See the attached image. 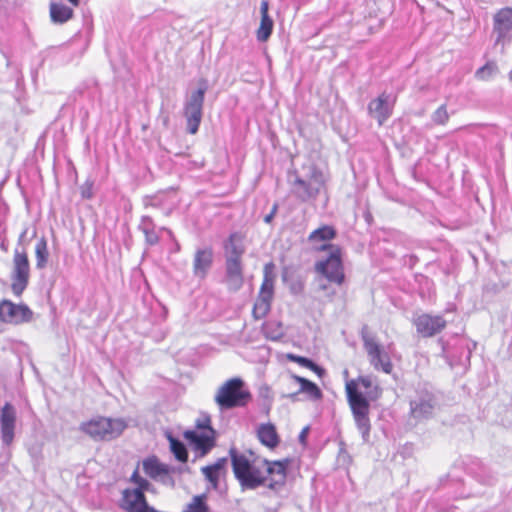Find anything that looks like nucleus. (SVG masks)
<instances>
[{
	"instance_id": "obj_12",
	"label": "nucleus",
	"mask_w": 512,
	"mask_h": 512,
	"mask_svg": "<svg viewBox=\"0 0 512 512\" xmlns=\"http://www.w3.org/2000/svg\"><path fill=\"white\" fill-rule=\"evenodd\" d=\"M30 276V264L27 254L19 250L14 251L13 255V270H12V284L11 289L17 296L21 295L22 292L28 285Z\"/></svg>"
},
{
	"instance_id": "obj_44",
	"label": "nucleus",
	"mask_w": 512,
	"mask_h": 512,
	"mask_svg": "<svg viewBox=\"0 0 512 512\" xmlns=\"http://www.w3.org/2000/svg\"><path fill=\"white\" fill-rule=\"evenodd\" d=\"M509 78L512 80V70L509 72Z\"/></svg>"
},
{
	"instance_id": "obj_38",
	"label": "nucleus",
	"mask_w": 512,
	"mask_h": 512,
	"mask_svg": "<svg viewBox=\"0 0 512 512\" xmlns=\"http://www.w3.org/2000/svg\"><path fill=\"white\" fill-rule=\"evenodd\" d=\"M276 211H277V205H274L272 208V211L264 217L265 223H270L272 221V219L274 218V216L276 214Z\"/></svg>"
},
{
	"instance_id": "obj_5",
	"label": "nucleus",
	"mask_w": 512,
	"mask_h": 512,
	"mask_svg": "<svg viewBox=\"0 0 512 512\" xmlns=\"http://www.w3.org/2000/svg\"><path fill=\"white\" fill-rule=\"evenodd\" d=\"M244 386L240 378L227 380L219 387L215 402L221 409L245 406L251 399V393Z\"/></svg>"
},
{
	"instance_id": "obj_22",
	"label": "nucleus",
	"mask_w": 512,
	"mask_h": 512,
	"mask_svg": "<svg viewBox=\"0 0 512 512\" xmlns=\"http://www.w3.org/2000/svg\"><path fill=\"white\" fill-rule=\"evenodd\" d=\"M269 3L263 0L260 5L261 21L256 31V38L260 42H266L272 34L274 22L268 14Z\"/></svg>"
},
{
	"instance_id": "obj_31",
	"label": "nucleus",
	"mask_w": 512,
	"mask_h": 512,
	"mask_svg": "<svg viewBox=\"0 0 512 512\" xmlns=\"http://www.w3.org/2000/svg\"><path fill=\"white\" fill-rule=\"evenodd\" d=\"M167 439L170 444V450L174 454L175 458L180 462H186L188 459V453L185 445L170 433L167 434Z\"/></svg>"
},
{
	"instance_id": "obj_36",
	"label": "nucleus",
	"mask_w": 512,
	"mask_h": 512,
	"mask_svg": "<svg viewBox=\"0 0 512 512\" xmlns=\"http://www.w3.org/2000/svg\"><path fill=\"white\" fill-rule=\"evenodd\" d=\"M288 358L290 360H292L293 362H296L298 363L299 365L305 367V368H314L315 367V363L313 361H311L310 359L308 358H305V357H302V356H297V355H293V354H289L288 355Z\"/></svg>"
},
{
	"instance_id": "obj_30",
	"label": "nucleus",
	"mask_w": 512,
	"mask_h": 512,
	"mask_svg": "<svg viewBox=\"0 0 512 512\" xmlns=\"http://www.w3.org/2000/svg\"><path fill=\"white\" fill-rule=\"evenodd\" d=\"M141 231L145 234L146 242L149 245H155L159 241V236L154 230V224L149 216H143L139 225Z\"/></svg>"
},
{
	"instance_id": "obj_23",
	"label": "nucleus",
	"mask_w": 512,
	"mask_h": 512,
	"mask_svg": "<svg viewBox=\"0 0 512 512\" xmlns=\"http://www.w3.org/2000/svg\"><path fill=\"white\" fill-rule=\"evenodd\" d=\"M336 236V230L329 225H324L318 229L312 231L308 236V241L319 250H325L329 248L326 242L334 239Z\"/></svg>"
},
{
	"instance_id": "obj_33",
	"label": "nucleus",
	"mask_w": 512,
	"mask_h": 512,
	"mask_svg": "<svg viewBox=\"0 0 512 512\" xmlns=\"http://www.w3.org/2000/svg\"><path fill=\"white\" fill-rule=\"evenodd\" d=\"M206 499L207 497L205 494L194 496L186 510L183 512H209Z\"/></svg>"
},
{
	"instance_id": "obj_11",
	"label": "nucleus",
	"mask_w": 512,
	"mask_h": 512,
	"mask_svg": "<svg viewBox=\"0 0 512 512\" xmlns=\"http://www.w3.org/2000/svg\"><path fill=\"white\" fill-rule=\"evenodd\" d=\"M362 340L364 348L369 357L370 364L376 370H381L386 374H390L393 368L390 356L384 348L377 342L373 335L362 332Z\"/></svg>"
},
{
	"instance_id": "obj_42",
	"label": "nucleus",
	"mask_w": 512,
	"mask_h": 512,
	"mask_svg": "<svg viewBox=\"0 0 512 512\" xmlns=\"http://www.w3.org/2000/svg\"><path fill=\"white\" fill-rule=\"evenodd\" d=\"M82 195H83V197H87V198L90 197V194L88 193V191H82Z\"/></svg>"
},
{
	"instance_id": "obj_7",
	"label": "nucleus",
	"mask_w": 512,
	"mask_h": 512,
	"mask_svg": "<svg viewBox=\"0 0 512 512\" xmlns=\"http://www.w3.org/2000/svg\"><path fill=\"white\" fill-rule=\"evenodd\" d=\"M207 89V81L202 79L199 82V88L188 94L185 99L183 114L187 122V130L190 134H196L199 129Z\"/></svg>"
},
{
	"instance_id": "obj_34",
	"label": "nucleus",
	"mask_w": 512,
	"mask_h": 512,
	"mask_svg": "<svg viewBox=\"0 0 512 512\" xmlns=\"http://www.w3.org/2000/svg\"><path fill=\"white\" fill-rule=\"evenodd\" d=\"M449 113L446 105L439 106L431 115V120L435 125H445L449 120Z\"/></svg>"
},
{
	"instance_id": "obj_41",
	"label": "nucleus",
	"mask_w": 512,
	"mask_h": 512,
	"mask_svg": "<svg viewBox=\"0 0 512 512\" xmlns=\"http://www.w3.org/2000/svg\"><path fill=\"white\" fill-rule=\"evenodd\" d=\"M168 122H169V118H168V116H165V117L163 118V123H164V125H165V126H167V125H168Z\"/></svg>"
},
{
	"instance_id": "obj_28",
	"label": "nucleus",
	"mask_w": 512,
	"mask_h": 512,
	"mask_svg": "<svg viewBox=\"0 0 512 512\" xmlns=\"http://www.w3.org/2000/svg\"><path fill=\"white\" fill-rule=\"evenodd\" d=\"M143 471L152 479H159L168 474L165 465L161 464L157 458L151 457L142 462Z\"/></svg>"
},
{
	"instance_id": "obj_18",
	"label": "nucleus",
	"mask_w": 512,
	"mask_h": 512,
	"mask_svg": "<svg viewBox=\"0 0 512 512\" xmlns=\"http://www.w3.org/2000/svg\"><path fill=\"white\" fill-rule=\"evenodd\" d=\"M434 400L429 393L421 394L410 402V415L416 421L430 418L434 411Z\"/></svg>"
},
{
	"instance_id": "obj_19",
	"label": "nucleus",
	"mask_w": 512,
	"mask_h": 512,
	"mask_svg": "<svg viewBox=\"0 0 512 512\" xmlns=\"http://www.w3.org/2000/svg\"><path fill=\"white\" fill-rule=\"evenodd\" d=\"M213 263L211 248L198 249L193 260V273L198 278H205Z\"/></svg>"
},
{
	"instance_id": "obj_43",
	"label": "nucleus",
	"mask_w": 512,
	"mask_h": 512,
	"mask_svg": "<svg viewBox=\"0 0 512 512\" xmlns=\"http://www.w3.org/2000/svg\"><path fill=\"white\" fill-rule=\"evenodd\" d=\"M82 195H83V197H87V198L90 197V194L88 193V191H82Z\"/></svg>"
},
{
	"instance_id": "obj_25",
	"label": "nucleus",
	"mask_w": 512,
	"mask_h": 512,
	"mask_svg": "<svg viewBox=\"0 0 512 512\" xmlns=\"http://www.w3.org/2000/svg\"><path fill=\"white\" fill-rule=\"evenodd\" d=\"M257 435L260 442L269 448H275L279 444L276 428L271 423L260 425L257 430Z\"/></svg>"
},
{
	"instance_id": "obj_32",
	"label": "nucleus",
	"mask_w": 512,
	"mask_h": 512,
	"mask_svg": "<svg viewBox=\"0 0 512 512\" xmlns=\"http://www.w3.org/2000/svg\"><path fill=\"white\" fill-rule=\"evenodd\" d=\"M263 333L266 338L277 341L284 335L282 324L278 321H268L263 325Z\"/></svg>"
},
{
	"instance_id": "obj_39",
	"label": "nucleus",
	"mask_w": 512,
	"mask_h": 512,
	"mask_svg": "<svg viewBox=\"0 0 512 512\" xmlns=\"http://www.w3.org/2000/svg\"><path fill=\"white\" fill-rule=\"evenodd\" d=\"M310 370L314 371L316 374H318L319 376H322L324 374V369L319 367L318 365L315 364V367L314 368H310Z\"/></svg>"
},
{
	"instance_id": "obj_4",
	"label": "nucleus",
	"mask_w": 512,
	"mask_h": 512,
	"mask_svg": "<svg viewBox=\"0 0 512 512\" xmlns=\"http://www.w3.org/2000/svg\"><path fill=\"white\" fill-rule=\"evenodd\" d=\"M293 195L302 202L314 200L325 186V176L315 166H309L304 176L295 174L290 180Z\"/></svg>"
},
{
	"instance_id": "obj_24",
	"label": "nucleus",
	"mask_w": 512,
	"mask_h": 512,
	"mask_svg": "<svg viewBox=\"0 0 512 512\" xmlns=\"http://www.w3.org/2000/svg\"><path fill=\"white\" fill-rule=\"evenodd\" d=\"M245 248L243 245V238L240 234H231L229 240L225 244L226 259L232 258L234 260H241Z\"/></svg>"
},
{
	"instance_id": "obj_37",
	"label": "nucleus",
	"mask_w": 512,
	"mask_h": 512,
	"mask_svg": "<svg viewBox=\"0 0 512 512\" xmlns=\"http://www.w3.org/2000/svg\"><path fill=\"white\" fill-rule=\"evenodd\" d=\"M308 433H309V427L306 426L302 429V431L300 432L299 434V441L301 444H305L306 443V439H307V436H308Z\"/></svg>"
},
{
	"instance_id": "obj_10",
	"label": "nucleus",
	"mask_w": 512,
	"mask_h": 512,
	"mask_svg": "<svg viewBox=\"0 0 512 512\" xmlns=\"http://www.w3.org/2000/svg\"><path fill=\"white\" fill-rule=\"evenodd\" d=\"M273 267L272 263H268L264 267L263 282L253 307V316L255 319H262L270 311L274 293V276L272 274Z\"/></svg>"
},
{
	"instance_id": "obj_17",
	"label": "nucleus",
	"mask_w": 512,
	"mask_h": 512,
	"mask_svg": "<svg viewBox=\"0 0 512 512\" xmlns=\"http://www.w3.org/2000/svg\"><path fill=\"white\" fill-rule=\"evenodd\" d=\"M16 428V410L15 408L6 403L0 413V438L5 446L12 444L15 436Z\"/></svg>"
},
{
	"instance_id": "obj_14",
	"label": "nucleus",
	"mask_w": 512,
	"mask_h": 512,
	"mask_svg": "<svg viewBox=\"0 0 512 512\" xmlns=\"http://www.w3.org/2000/svg\"><path fill=\"white\" fill-rule=\"evenodd\" d=\"M493 32L496 34L495 44H501L503 51L505 45L512 40L511 8H503L494 15Z\"/></svg>"
},
{
	"instance_id": "obj_16",
	"label": "nucleus",
	"mask_w": 512,
	"mask_h": 512,
	"mask_svg": "<svg viewBox=\"0 0 512 512\" xmlns=\"http://www.w3.org/2000/svg\"><path fill=\"white\" fill-rule=\"evenodd\" d=\"M413 324L416 331L422 337H433L446 327V321L442 316L421 314L414 318Z\"/></svg>"
},
{
	"instance_id": "obj_8",
	"label": "nucleus",
	"mask_w": 512,
	"mask_h": 512,
	"mask_svg": "<svg viewBox=\"0 0 512 512\" xmlns=\"http://www.w3.org/2000/svg\"><path fill=\"white\" fill-rule=\"evenodd\" d=\"M184 438L200 456L209 453L216 444V432L208 418L198 422L196 429L185 431Z\"/></svg>"
},
{
	"instance_id": "obj_27",
	"label": "nucleus",
	"mask_w": 512,
	"mask_h": 512,
	"mask_svg": "<svg viewBox=\"0 0 512 512\" xmlns=\"http://www.w3.org/2000/svg\"><path fill=\"white\" fill-rule=\"evenodd\" d=\"M73 9L62 4L52 2L50 4V18L55 24H63L73 17Z\"/></svg>"
},
{
	"instance_id": "obj_29",
	"label": "nucleus",
	"mask_w": 512,
	"mask_h": 512,
	"mask_svg": "<svg viewBox=\"0 0 512 512\" xmlns=\"http://www.w3.org/2000/svg\"><path fill=\"white\" fill-rule=\"evenodd\" d=\"M36 268L44 269L47 266L49 251L47 241L44 237L38 240L35 245Z\"/></svg>"
},
{
	"instance_id": "obj_26",
	"label": "nucleus",
	"mask_w": 512,
	"mask_h": 512,
	"mask_svg": "<svg viewBox=\"0 0 512 512\" xmlns=\"http://www.w3.org/2000/svg\"><path fill=\"white\" fill-rule=\"evenodd\" d=\"M226 464L227 459L220 458L214 464L205 466L201 469L206 480L209 481L214 488H217L220 475L222 471L225 469Z\"/></svg>"
},
{
	"instance_id": "obj_2",
	"label": "nucleus",
	"mask_w": 512,
	"mask_h": 512,
	"mask_svg": "<svg viewBox=\"0 0 512 512\" xmlns=\"http://www.w3.org/2000/svg\"><path fill=\"white\" fill-rule=\"evenodd\" d=\"M345 390L355 424L362 434L363 440L367 441L371 428L369 402L379 399L382 389L372 377L361 376L358 379L346 381Z\"/></svg>"
},
{
	"instance_id": "obj_45",
	"label": "nucleus",
	"mask_w": 512,
	"mask_h": 512,
	"mask_svg": "<svg viewBox=\"0 0 512 512\" xmlns=\"http://www.w3.org/2000/svg\"><path fill=\"white\" fill-rule=\"evenodd\" d=\"M344 376L348 377V371L347 370L344 371Z\"/></svg>"
},
{
	"instance_id": "obj_20",
	"label": "nucleus",
	"mask_w": 512,
	"mask_h": 512,
	"mask_svg": "<svg viewBox=\"0 0 512 512\" xmlns=\"http://www.w3.org/2000/svg\"><path fill=\"white\" fill-rule=\"evenodd\" d=\"M226 283L230 290L237 291L243 285L241 260L226 259Z\"/></svg>"
},
{
	"instance_id": "obj_21",
	"label": "nucleus",
	"mask_w": 512,
	"mask_h": 512,
	"mask_svg": "<svg viewBox=\"0 0 512 512\" xmlns=\"http://www.w3.org/2000/svg\"><path fill=\"white\" fill-rule=\"evenodd\" d=\"M291 380L299 384L300 387L298 391L287 395V397L290 399H295V397L300 393L306 394L311 400H319L322 398V392L320 388L310 380L297 375H292Z\"/></svg>"
},
{
	"instance_id": "obj_6",
	"label": "nucleus",
	"mask_w": 512,
	"mask_h": 512,
	"mask_svg": "<svg viewBox=\"0 0 512 512\" xmlns=\"http://www.w3.org/2000/svg\"><path fill=\"white\" fill-rule=\"evenodd\" d=\"M130 481L137 485L134 489H125L122 493L121 507L127 512H152V507L146 502L144 491L148 490L150 483L139 475L136 468Z\"/></svg>"
},
{
	"instance_id": "obj_1",
	"label": "nucleus",
	"mask_w": 512,
	"mask_h": 512,
	"mask_svg": "<svg viewBox=\"0 0 512 512\" xmlns=\"http://www.w3.org/2000/svg\"><path fill=\"white\" fill-rule=\"evenodd\" d=\"M232 469L241 489L255 490L261 486L278 490L285 484L289 460L268 461L253 458L254 454L239 453L230 449Z\"/></svg>"
},
{
	"instance_id": "obj_15",
	"label": "nucleus",
	"mask_w": 512,
	"mask_h": 512,
	"mask_svg": "<svg viewBox=\"0 0 512 512\" xmlns=\"http://www.w3.org/2000/svg\"><path fill=\"white\" fill-rule=\"evenodd\" d=\"M394 104V97L387 93H382L369 102L368 113L381 126L391 117Z\"/></svg>"
},
{
	"instance_id": "obj_13",
	"label": "nucleus",
	"mask_w": 512,
	"mask_h": 512,
	"mask_svg": "<svg viewBox=\"0 0 512 512\" xmlns=\"http://www.w3.org/2000/svg\"><path fill=\"white\" fill-rule=\"evenodd\" d=\"M33 312L28 306L14 304L9 300L0 302V321L9 324H21L32 319Z\"/></svg>"
},
{
	"instance_id": "obj_3",
	"label": "nucleus",
	"mask_w": 512,
	"mask_h": 512,
	"mask_svg": "<svg viewBox=\"0 0 512 512\" xmlns=\"http://www.w3.org/2000/svg\"><path fill=\"white\" fill-rule=\"evenodd\" d=\"M127 428L121 418L96 417L81 423L79 429L95 441H110L119 437Z\"/></svg>"
},
{
	"instance_id": "obj_9",
	"label": "nucleus",
	"mask_w": 512,
	"mask_h": 512,
	"mask_svg": "<svg viewBox=\"0 0 512 512\" xmlns=\"http://www.w3.org/2000/svg\"><path fill=\"white\" fill-rule=\"evenodd\" d=\"M330 255L325 260L318 261L315 269L328 281L341 285L344 282L345 274L341 260V250L338 246H329Z\"/></svg>"
},
{
	"instance_id": "obj_40",
	"label": "nucleus",
	"mask_w": 512,
	"mask_h": 512,
	"mask_svg": "<svg viewBox=\"0 0 512 512\" xmlns=\"http://www.w3.org/2000/svg\"><path fill=\"white\" fill-rule=\"evenodd\" d=\"M74 7H77L80 4V0H67Z\"/></svg>"
},
{
	"instance_id": "obj_35",
	"label": "nucleus",
	"mask_w": 512,
	"mask_h": 512,
	"mask_svg": "<svg viewBox=\"0 0 512 512\" xmlns=\"http://www.w3.org/2000/svg\"><path fill=\"white\" fill-rule=\"evenodd\" d=\"M497 72L495 63H487L476 71V77L481 80H488Z\"/></svg>"
}]
</instances>
